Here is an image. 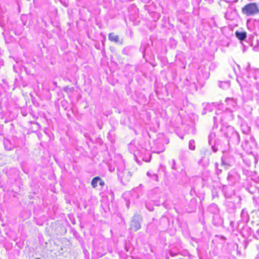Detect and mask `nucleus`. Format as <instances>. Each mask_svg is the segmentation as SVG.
<instances>
[{
  "instance_id": "f3484780",
  "label": "nucleus",
  "mask_w": 259,
  "mask_h": 259,
  "mask_svg": "<svg viewBox=\"0 0 259 259\" xmlns=\"http://www.w3.org/2000/svg\"><path fill=\"white\" fill-rule=\"evenodd\" d=\"M203 107L204 108V110H206L207 112H211L213 110V108L214 106V103H205L203 104Z\"/></svg>"
},
{
  "instance_id": "4468645a",
  "label": "nucleus",
  "mask_w": 259,
  "mask_h": 259,
  "mask_svg": "<svg viewBox=\"0 0 259 259\" xmlns=\"http://www.w3.org/2000/svg\"><path fill=\"white\" fill-rule=\"evenodd\" d=\"M241 128L243 133L245 134H248L250 132V127L248 125V124L243 122L241 124Z\"/></svg>"
},
{
  "instance_id": "20e7f679",
  "label": "nucleus",
  "mask_w": 259,
  "mask_h": 259,
  "mask_svg": "<svg viewBox=\"0 0 259 259\" xmlns=\"http://www.w3.org/2000/svg\"><path fill=\"white\" fill-rule=\"evenodd\" d=\"M208 211L213 214L212 219L215 225H220L222 223V220L219 215V209L217 204H210L208 207Z\"/></svg>"
},
{
  "instance_id": "2eb2a0df",
  "label": "nucleus",
  "mask_w": 259,
  "mask_h": 259,
  "mask_svg": "<svg viewBox=\"0 0 259 259\" xmlns=\"http://www.w3.org/2000/svg\"><path fill=\"white\" fill-rule=\"evenodd\" d=\"M227 210L230 213H233L236 209L235 205L232 202L228 201L227 203Z\"/></svg>"
},
{
  "instance_id": "9d476101",
  "label": "nucleus",
  "mask_w": 259,
  "mask_h": 259,
  "mask_svg": "<svg viewBox=\"0 0 259 259\" xmlns=\"http://www.w3.org/2000/svg\"><path fill=\"white\" fill-rule=\"evenodd\" d=\"M98 184L100 186H103L105 185V182L99 177H96L93 179L91 182V185L93 188H95L97 187Z\"/></svg>"
},
{
  "instance_id": "b1692460",
  "label": "nucleus",
  "mask_w": 259,
  "mask_h": 259,
  "mask_svg": "<svg viewBox=\"0 0 259 259\" xmlns=\"http://www.w3.org/2000/svg\"><path fill=\"white\" fill-rule=\"evenodd\" d=\"M169 253H170V256H175L178 254V253H174L171 251H170Z\"/></svg>"
},
{
  "instance_id": "ddd939ff",
  "label": "nucleus",
  "mask_w": 259,
  "mask_h": 259,
  "mask_svg": "<svg viewBox=\"0 0 259 259\" xmlns=\"http://www.w3.org/2000/svg\"><path fill=\"white\" fill-rule=\"evenodd\" d=\"M241 221L244 223H247L249 221V215L247 211L245 209L242 210L241 213Z\"/></svg>"
},
{
  "instance_id": "f8f14e48",
  "label": "nucleus",
  "mask_w": 259,
  "mask_h": 259,
  "mask_svg": "<svg viewBox=\"0 0 259 259\" xmlns=\"http://www.w3.org/2000/svg\"><path fill=\"white\" fill-rule=\"evenodd\" d=\"M108 39L111 41L121 44L122 41L120 40L118 35L115 34L114 33H110L108 35Z\"/></svg>"
},
{
  "instance_id": "39448f33",
  "label": "nucleus",
  "mask_w": 259,
  "mask_h": 259,
  "mask_svg": "<svg viewBox=\"0 0 259 259\" xmlns=\"http://www.w3.org/2000/svg\"><path fill=\"white\" fill-rule=\"evenodd\" d=\"M142 220L140 215H135L131 221V228L135 231H137L141 228V223Z\"/></svg>"
},
{
  "instance_id": "7c9ffc66",
  "label": "nucleus",
  "mask_w": 259,
  "mask_h": 259,
  "mask_svg": "<svg viewBox=\"0 0 259 259\" xmlns=\"http://www.w3.org/2000/svg\"><path fill=\"white\" fill-rule=\"evenodd\" d=\"M221 170H219V169H218V171H217V174H219L220 172H221Z\"/></svg>"
},
{
  "instance_id": "1a4fd4ad",
  "label": "nucleus",
  "mask_w": 259,
  "mask_h": 259,
  "mask_svg": "<svg viewBox=\"0 0 259 259\" xmlns=\"http://www.w3.org/2000/svg\"><path fill=\"white\" fill-rule=\"evenodd\" d=\"M190 154V152L188 150H181L179 157L181 160L186 161L189 160Z\"/></svg>"
},
{
  "instance_id": "dca6fc26",
  "label": "nucleus",
  "mask_w": 259,
  "mask_h": 259,
  "mask_svg": "<svg viewBox=\"0 0 259 259\" xmlns=\"http://www.w3.org/2000/svg\"><path fill=\"white\" fill-rule=\"evenodd\" d=\"M236 37L240 40H245L247 37V34L245 32H235Z\"/></svg>"
},
{
  "instance_id": "c756f323",
  "label": "nucleus",
  "mask_w": 259,
  "mask_h": 259,
  "mask_svg": "<svg viewBox=\"0 0 259 259\" xmlns=\"http://www.w3.org/2000/svg\"><path fill=\"white\" fill-rule=\"evenodd\" d=\"M253 50H254V51H258V49H257V48L256 47H254V48H253Z\"/></svg>"
},
{
  "instance_id": "412c9836",
  "label": "nucleus",
  "mask_w": 259,
  "mask_h": 259,
  "mask_svg": "<svg viewBox=\"0 0 259 259\" xmlns=\"http://www.w3.org/2000/svg\"><path fill=\"white\" fill-rule=\"evenodd\" d=\"M170 164L171 165V168L174 169H176V163L175 159H172L170 162Z\"/></svg>"
},
{
  "instance_id": "5701e85b",
  "label": "nucleus",
  "mask_w": 259,
  "mask_h": 259,
  "mask_svg": "<svg viewBox=\"0 0 259 259\" xmlns=\"http://www.w3.org/2000/svg\"><path fill=\"white\" fill-rule=\"evenodd\" d=\"M254 25L255 26H258L259 27V20H255L254 21Z\"/></svg>"
},
{
  "instance_id": "c85d7f7f",
  "label": "nucleus",
  "mask_w": 259,
  "mask_h": 259,
  "mask_svg": "<svg viewBox=\"0 0 259 259\" xmlns=\"http://www.w3.org/2000/svg\"><path fill=\"white\" fill-rule=\"evenodd\" d=\"M255 259H259V253L256 255Z\"/></svg>"
},
{
  "instance_id": "2f4dec72",
  "label": "nucleus",
  "mask_w": 259,
  "mask_h": 259,
  "mask_svg": "<svg viewBox=\"0 0 259 259\" xmlns=\"http://www.w3.org/2000/svg\"><path fill=\"white\" fill-rule=\"evenodd\" d=\"M132 146V144H131V143L129 144V145H128V146H129V149H130V147H131V146Z\"/></svg>"
},
{
  "instance_id": "bb28decb",
  "label": "nucleus",
  "mask_w": 259,
  "mask_h": 259,
  "mask_svg": "<svg viewBox=\"0 0 259 259\" xmlns=\"http://www.w3.org/2000/svg\"><path fill=\"white\" fill-rule=\"evenodd\" d=\"M217 117L216 116H214L213 117V120H214V124H215L216 121H217Z\"/></svg>"
},
{
  "instance_id": "6ab92c4d",
  "label": "nucleus",
  "mask_w": 259,
  "mask_h": 259,
  "mask_svg": "<svg viewBox=\"0 0 259 259\" xmlns=\"http://www.w3.org/2000/svg\"><path fill=\"white\" fill-rule=\"evenodd\" d=\"M147 175L150 177L152 180H155L156 181H158V176L156 174H152L150 171H148L147 172Z\"/></svg>"
},
{
  "instance_id": "423d86ee",
  "label": "nucleus",
  "mask_w": 259,
  "mask_h": 259,
  "mask_svg": "<svg viewBox=\"0 0 259 259\" xmlns=\"http://www.w3.org/2000/svg\"><path fill=\"white\" fill-rule=\"evenodd\" d=\"M225 102L227 104V110H236L237 109V99L233 98H227L225 100Z\"/></svg>"
},
{
  "instance_id": "4be33fe9",
  "label": "nucleus",
  "mask_w": 259,
  "mask_h": 259,
  "mask_svg": "<svg viewBox=\"0 0 259 259\" xmlns=\"http://www.w3.org/2000/svg\"><path fill=\"white\" fill-rule=\"evenodd\" d=\"M9 141H5L4 142V145H5V148L8 150H12V147H8L7 146H6V144L7 143H8Z\"/></svg>"
},
{
  "instance_id": "f257e3e1",
  "label": "nucleus",
  "mask_w": 259,
  "mask_h": 259,
  "mask_svg": "<svg viewBox=\"0 0 259 259\" xmlns=\"http://www.w3.org/2000/svg\"><path fill=\"white\" fill-rule=\"evenodd\" d=\"M221 132L229 142H231L235 144L239 143L240 140L239 135L233 126L223 125L221 129Z\"/></svg>"
},
{
  "instance_id": "393cba45",
  "label": "nucleus",
  "mask_w": 259,
  "mask_h": 259,
  "mask_svg": "<svg viewBox=\"0 0 259 259\" xmlns=\"http://www.w3.org/2000/svg\"><path fill=\"white\" fill-rule=\"evenodd\" d=\"M207 112V111L206 110H204V108L203 107V109L202 111V115H204Z\"/></svg>"
},
{
  "instance_id": "7ed1b4c3",
  "label": "nucleus",
  "mask_w": 259,
  "mask_h": 259,
  "mask_svg": "<svg viewBox=\"0 0 259 259\" xmlns=\"http://www.w3.org/2000/svg\"><path fill=\"white\" fill-rule=\"evenodd\" d=\"M243 14L246 16H252L259 13V6L255 3H250L241 9Z\"/></svg>"
},
{
  "instance_id": "9b49d317",
  "label": "nucleus",
  "mask_w": 259,
  "mask_h": 259,
  "mask_svg": "<svg viewBox=\"0 0 259 259\" xmlns=\"http://www.w3.org/2000/svg\"><path fill=\"white\" fill-rule=\"evenodd\" d=\"M233 110H226V111L223 113V117L224 118L223 119H222V120H232L234 119V115L233 114Z\"/></svg>"
},
{
  "instance_id": "aec40b11",
  "label": "nucleus",
  "mask_w": 259,
  "mask_h": 259,
  "mask_svg": "<svg viewBox=\"0 0 259 259\" xmlns=\"http://www.w3.org/2000/svg\"><path fill=\"white\" fill-rule=\"evenodd\" d=\"M195 143L194 140H190L189 142V148L191 150H194L195 149Z\"/></svg>"
},
{
  "instance_id": "a878e982",
  "label": "nucleus",
  "mask_w": 259,
  "mask_h": 259,
  "mask_svg": "<svg viewBox=\"0 0 259 259\" xmlns=\"http://www.w3.org/2000/svg\"><path fill=\"white\" fill-rule=\"evenodd\" d=\"M250 141H251V142L253 144L255 140L253 137H250Z\"/></svg>"
},
{
  "instance_id": "f03ea898",
  "label": "nucleus",
  "mask_w": 259,
  "mask_h": 259,
  "mask_svg": "<svg viewBox=\"0 0 259 259\" xmlns=\"http://www.w3.org/2000/svg\"><path fill=\"white\" fill-rule=\"evenodd\" d=\"M117 176L121 183L124 185L128 182L131 178V173L128 169L125 168L124 164L123 162H121L117 167Z\"/></svg>"
},
{
  "instance_id": "72a5a7b5",
  "label": "nucleus",
  "mask_w": 259,
  "mask_h": 259,
  "mask_svg": "<svg viewBox=\"0 0 259 259\" xmlns=\"http://www.w3.org/2000/svg\"><path fill=\"white\" fill-rule=\"evenodd\" d=\"M257 234L259 235V229L257 231Z\"/></svg>"
},
{
  "instance_id": "0eeeda50",
  "label": "nucleus",
  "mask_w": 259,
  "mask_h": 259,
  "mask_svg": "<svg viewBox=\"0 0 259 259\" xmlns=\"http://www.w3.org/2000/svg\"><path fill=\"white\" fill-rule=\"evenodd\" d=\"M227 179L231 185H234L239 181L240 177L238 172L232 171L228 174Z\"/></svg>"
},
{
  "instance_id": "cd10ccee",
  "label": "nucleus",
  "mask_w": 259,
  "mask_h": 259,
  "mask_svg": "<svg viewBox=\"0 0 259 259\" xmlns=\"http://www.w3.org/2000/svg\"><path fill=\"white\" fill-rule=\"evenodd\" d=\"M248 144H249L248 142H246L245 144V147H246V148H247V147L248 146Z\"/></svg>"
},
{
  "instance_id": "473e14b6",
  "label": "nucleus",
  "mask_w": 259,
  "mask_h": 259,
  "mask_svg": "<svg viewBox=\"0 0 259 259\" xmlns=\"http://www.w3.org/2000/svg\"><path fill=\"white\" fill-rule=\"evenodd\" d=\"M163 150L162 149V150H161L160 151H157L156 152L158 153H159V152H160L163 151Z\"/></svg>"
},
{
  "instance_id": "6e6552de",
  "label": "nucleus",
  "mask_w": 259,
  "mask_h": 259,
  "mask_svg": "<svg viewBox=\"0 0 259 259\" xmlns=\"http://www.w3.org/2000/svg\"><path fill=\"white\" fill-rule=\"evenodd\" d=\"M215 134L214 133H211L208 136V143L211 146V148L214 152H217L218 150V147L215 146Z\"/></svg>"
},
{
  "instance_id": "a211bd4d",
  "label": "nucleus",
  "mask_w": 259,
  "mask_h": 259,
  "mask_svg": "<svg viewBox=\"0 0 259 259\" xmlns=\"http://www.w3.org/2000/svg\"><path fill=\"white\" fill-rule=\"evenodd\" d=\"M233 162V160H228L227 159L226 157L225 156L222 157V164L224 165L230 166Z\"/></svg>"
}]
</instances>
